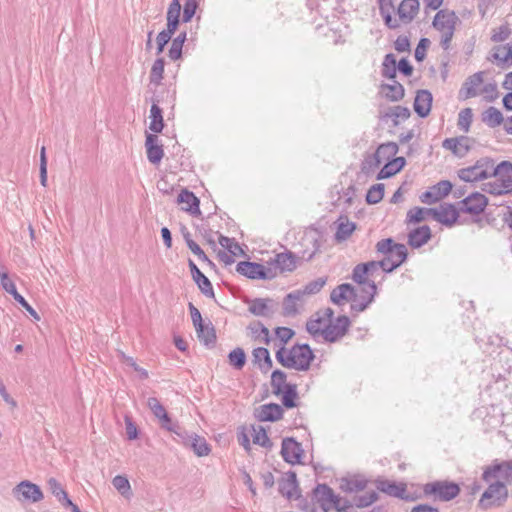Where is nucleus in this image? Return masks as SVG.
<instances>
[{
    "label": "nucleus",
    "mask_w": 512,
    "mask_h": 512,
    "mask_svg": "<svg viewBox=\"0 0 512 512\" xmlns=\"http://www.w3.org/2000/svg\"><path fill=\"white\" fill-rule=\"evenodd\" d=\"M282 492L286 494L289 498L293 497L297 494L296 487V475L295 473H290L285 481L284 486L282 487Z\"/></svg>",
    "instance_id": "nucleus-52"
},
{
    "label": "nucleus",
    "mask_w": 512,
    "mask_h": 512,
    "mask_svg": "<svg viewBox=\"0 0 512 512\" xmlns=\"http://www.w3.org/2000/svg\"><path fill=\"white\" fill-rule=\"evenodd\" d=\"M149 119V129L154 133H161L164 128V121L162 110L158 105L153 104L151 106Z\"/></svg>",
    "instance_id": "nucleus-38"
},
{
    "label": "nucleus",
    "mask_w": 512,
    "mask_h": 512,
    "mask_svg": "<svg viewBox=\"0 0 512 512\" xmlns=\"http://www.w3.org/2000/svg\"><path fill=\"white\" fill-rule=\"evenodd\" d=\"M379 270L380 267L377 262L359 264L353 270V280L358 284V286L374 284L373 278Z\"/></svg>",
    "instance_id": "nucleus-22"
},
{
    "label": "nucleus",
    "mask_w": 512,
    "mask_h": 512,
    "mask_svg": "<svg viewBox=\"0 0 512 512\" xmlns=\"http://www.w3.org/2000/svg\"><path fill=\"white\" fill-rule=\"evenodd\" d=\"M197 8H198L197 0H186L184 3V8H183L182 21L185 23L190 22L192 20L193 16L195 15Z\"/></svg>",
    "instance_id": "nucleus-51"
},
{
    "label": "nucleus",
    "mask_w": 512,
    "mask_h": 512,
    "mask_svg": "<svg viewBox=\"0 0 512 512\" xmlns=\"http://www.w3.org/2000/svg\"><path fill=\"white\" fill-rule=\"evenodd\" d=\"M113 486L116 490L126 498L131 496V486L129 480L122 475H117L112 480Z\"/></svg>",
    "instance_id": "nucleus-44"
},
{
    "label": "nucleus",
    "mask_w": 512,
    "mask_h": 512,
    "mask_svg": "<svg viewBox=\"0 0 512 512\" xmlns=\"http://www.w3.org/2000/svg\"><path fill=\"white\" fill-rule=\"evenodd\" d=\"M482 480L489 485L478 506L484 510L502 506L508 499L507 485L512 483V460H493L483 469Z\"/></svg>",
    "instance_id": "nucleus-1"
},
{
    "label": "nucleus",
    "mask_w": 512,
    "mask_h": 512,
    "mask_svg": "<svg viewBox=\"0 0 512 512\" xmlns=\"http://www.w3.org/2000/svg\"><path fill=\"white\" fill-rule=\"evenodd\" d=\"M185 40L186 32H182L172 41L171 47L169 49V57L172 60H178L181 58L182 48Z\"/></svg>",
    "instance_id": "nucleus-42"
},
{
    "label": "nucleus",
    "mask_w": 512,
    "mask_h": 512,
    "mask_svg": "<svg viewBox=\"0 0 512 512\" xmlns=\"http://www.w3.org/2000/svg\"><path fill=\"white\" fill-rule=\"evenodd\" d=\"M281 455L290 464H300L304 456L301 444L293 438H285L282 441Z\"/></svg>",
    "instance_id": "nucleus-23"
},
{
    "label": "nucleus",
    "mask_w": 512,
    "mask_h": 512,
    "mask_svg": "<svg viewBox=\"0 0 512 512\" xmlns=\"http://www.w3.org/2000/svg\"><path fill=\"white\" fill-rule=\"evenodd\" d=\"M277 360L285 367L296 370H306L309 368L314 355L310 347L306 344L294 345L290 348H281L277 352Z\"/></svg>",
    "instance_id": "nucleus-6"
},
{
    "label": "nucleus",
    "mask_w": 512,
    "mask_h": 512,
    "mask_svg": "<svg viewBox=\"0 0 512 512\" xmlns=\"http://www.w3.org/2000/svg\"><path fill=\"white\" fill-rule=\"evenodd\" d=\"M488 199L484 194L474 192L459 202V210L467 214L478 215L484 211Z\"/></svg>",
    "instance_id": "nucleus-20"
},
{
    "label": "nucleus",
    "mask_w": 512,
    "mask_h": 512,
    "mask_svg": "<svg viewBox=\"0 0 512 512\" xmlns=\"http://www.w3.org/2000/svg\"><path fill=\"white\" fill-rule=\"evenodd\" d=\"M301 293L298 291H295L293 293L288 294L283 302L284 309L288 313H295L297 312V306L298 303L302 301Z\"/></svg>",
    "instance_id": "nucleus-46"
},
{
    "label": "nucleus",
    "mask_w": 512,
    "mask_h": 512,
    "mask_svg": "<svg viewBox=\"0 0 512 512\" xmlns=\"http://www.w3.org/2000/svg\"><path fill=\"white\" fill-rule=\"evenodd\" d=\"M177 202L181 206V209L184 211L190 212L192 214L200 213L198 198L188 190L181 191V193L178 195Z\"/></svg>",
    "instance_id": "nucleus-31"
},
{
    "label": "nucleus",
    "mask_w": 512,
    "mask_h": 512,
    "mask_svg": "<svg viewBox=\"0 0 512 512\" xmlns=\"http://www.w3.org/2000/svg\"><path fill=\"white\" fill-rule=\"evenodd\" d=\"M377 488L391 496L403 497L406 492V485L403 483H392L388 481H382L378 484Z\"/></svg>",
    "instance_id": "nucleus-39"
},
{
    "label": "nucleus",
    "mask_w": 512,
    "mask_h": 512,
    "mask_svg": "<svg viewBox=\"0 0 512 512\" xmlns=\"http://www.w3.org/2000/svg\"><path fill=\"white\" fill-rule=\"evenodd\" d=\"M384 196V185L383 184H375L373 185L367 192L366 201L369 204H377L379 203Z\"/></svg>",
    "instance_id": "nucleus-47"
},
{
    "label": "nucleus",
    "mask_w": 512,
    "mask_h": 512,
    "mask_svg": "<svg viewBox=\"0 0 512 512\" xmlns=\"http://www.w3.org/2000/svg\"><path fill=\"white\" fill-rule=\"evenodd\" d=\"M349 328L350 319L345 315H335L329 307L319 309L306 322V329L311 336L330 343L340 341Z\"/></svg>",
    "instance_id": "nucleus-2"
},
{
    "label": "nucleus",
    "mask_w": 512,
    "mask_h": 512,
    "mask_svg": "<svg viewBox=\"0 0 512 512\" xmlns=\"http://www.w3.org/2000/svg\"><path fill=\"white\" fill-rule=\"evenodd\" d=\"M398 146L396 143L389 142L380 145L375 154L374 161L376 166L383 165L377 175V179H386L396 175L405 165L404 157L397 156Z\"/></svg>",
    "instance_id": "nucleus-3"
},
{
    "label": "nucleus",
    "mask_w": 512,
    "mask_h": 512,
    "mask_svg": "<svg viewBox=\"0 0 512 512\" xmlns=\"http://www.w3.org/2000/svg\"><path fill=\"white\" fill-rule=\"evenodd\" d=\"M190 313L195 329L202 331L201 325L203 324V321L200 311L196 307L190 305Z\"/></svg>",
    "instance_id": "nucleus-63"
},
{
    "label": "nucleus",
    "mask_w": 512,
    "mask_h": 512,
    "mask_svg": "<svg viewBox=\"0 0 512 512\" xmlns=\"http://www.w3.org/2000/svg\"><path fill=\"white\" fill-rule=\"evenodd\" d=\"M195 453L198 456H206L210 452L207 442L203 438H196L192 444Z\"/></svg>",
    "instance_id": "nucleus-57"
},
{
    "label": "nucleus",
    "mask_w": 512,
    "mask_h": 512,
    "mask_svg": "<svg viewBox=\"0 0 512 512\" xmlns=\"http://www.w3.org/2000/svg\"><path fill=\"white\" fill-rule=\"evenodd\" d=\"M48 485L52 494L59 500V502L62 503L63 506L67 507L68 505H72V501L69 499L67 493L55 478H50L48 480Z\"/></svg>",
    "instance_id": "nucleus-41"
},
{
    "label": "nucleus",
    "mask_w": 512,
    "mask_h": 512,
    "mask_svg": "<svg viewBox=\"0 0 512 512\" xmlns=\"http://www.w3.org/2000/svg\"><path fill=\"white\" fill-rule=\"evenodd\" d=\"M422 494L418 498H425L434 502H448L460 494V486L448 480H436L422 485Z\"/></svg>",
    "instance_id": "nucleus-8"
},
{
    "label": "nucleus",
    "mask_w": 512,
    "mask_h": 512,
    "mask_svg": "<svg viewBox=\"0 0 512 512\" xmlns=\"http://www.w3.org/2000/svg\"><path fill=\"white\" fill-rule=\"evenodd\" d=\"M145 147L148 160L153 164H159L164 156V150L158 143V137L153 134H147Z\"/></svg>",
    "instance_id": "nucleus-28"
},
{
    "label": "nucleus",
    "mask_w": 512,
    "mask_h": 512,
    "mask_svg": "<svg viewBox=\"0 0 512 512\" xmlns=\"http://www.w3.org/2000/svg\"><path fill=\"white\" fill-rule=\"evenodd\" d=\"M482 92L486 94V99L488 101H494L498 97L497 84L495 82L485 84Z\"/></svg>",
    "instance_id": "nucleus-61"
},
{
    "label": "nucleus",
    "mask_w": 512,
    "mask_h": 512,
    "mask_svg": "<svg viewBox=\"0 0 512 512\" xmlns=\"http://www.w3.org/2000/svg\"><path fill=\"white\" fill-rule=\"evenodd\" d=\"M483 191L492 195H503L512 193V190H510L508 187H506L504 184H502L496 179L494 181L485 183Z\"/></svg>",
    "instance_id": "nucleus-45"
},
{
    "label": "nucleus",
    "mask_w": 512,
    "mask_h": 512,
    "mask_svg": "<svg viewBox=\"0 0 512 512\" xmlns=\"http://www.w3.org/2000/svg\"><path fill=\"white\" fill-rule=\"evenodd\" d=\"M0 281L3 289L10 293L14 298L19 294L14 282L10 280L8 274L5 271H0Z\"/></svg>",
    "instance_id": "nucleus-54"
},
{
    "label": "nucleus",
    "mask_w": 512,
    "mask_h": 512,
    "mask_svg": "<svg viewBox=\"0 0 512 512\" xmlns=\"http://www.w3.org/2000/svg\"><path fill=\"white\" fill-rule=\"evenodd\" d=\"M381 94L387 99L397 101L403 97L404 90L401 84L394 82L393 84L382 85Z\"/></svg>",
    "instance_id": "nucleus-40"
},
{
    "label": "nucleus",
    "mask_w": 512,
    "mask_h": 512,
    "mask_svg": "<svg viewBox=\"0 0 512 512\" xmlns=\"http://www.w3.org/2000/svg\"><path fill=\"white\" fill-rule=\"evenodd\" d=\"M482 121L490 128H495L502 123L504 124V117L501 111L493 106L487 108L482 113Z\"/></svg>",
    "instance_id": "nucleus-36"
},
{
    "label": "nucleus",
    "mask_w": 512,
    "mask_h": 512,
    "mask_svg": "<svg viewBox=\"0 0 512 512\" xmlns=\"http://www.w3.org/2000/svg\"><path fill=\"white\" fill-rule=\"evenodd\" d=\"M201 330H196L198 338L204 343L209 344L215 340L214 329L210 325H201Z\"/></svg>",
    "instance_id": "nucleus-55"
},
{
    "label": "nucleus",
    "mask_w": 512,
    "mask_h": 512,
    "mask_svg": "<svg viewBox=\"0 0 512 512\" xmlns=\"http://www.w3.org/2000/svg\"><path fill=\"white\" fill-rule=\"evenodd\" d=\"M341 490L352 496L354 504L359 508L373 504L377 494L372 484L360 477L344 479L340 486Z\"/></svg>",
    "instance_id": "nucleus-4"
},
{
    "label": "nucleus",
    "mask_w": 512,
    "mask_h": 512,
    "mask_svg": "<svg viewBox=\"0 0 512 512\" xmlns=\"http://www.w3.org/2000/svg\"><path fill=\"white\" fill-rule=\"evenodd\" d=\"M472 109L464 108L459 113L458 126L461 130L468 132L472 122Z\"/></svg>",
    "instance_id": "nucleus-50"
},
{
    "label": "nucleus",
    "mask_w": 512,
    "mask_h": 512,
    "mask_svg": "<svg viewBox=\"0 0 512 512\" xmlns=\"http://www.w3.org/2000/svg\"><path fill=\"white\" fill-rule=\"evenodd\" d=\"M271 385L276 394L283 395L286 405L293 406L291 400L296 397V387L286 381V375L282 371L276 370L272 373Z\"/></svg>",
    "instance_id": "nucleus-17"
},
{
    "label": "nucleus",
    "mask_w": 512,
    "mask_h": 512,
    "mask_svg": "<svg viewBox=\"0 0 512 512\" xmlns=\"http://www.w3.org/2000/svg\"><path fill=\"white\" fill-rule=\"evenodd\" d=\"M253 363L261 371L267 373L272 368V359L266 348L259 347L253 350Z\"/></svg>",
    "instance_id": "nucleus-33"
},
{
    "label": "nucleus",
    "mask_w": 512,
    "mask_h": 512,
    "mask_svg": "<svg viewBox=\"0 0 512 512\" xmlns=\"http://www.w3.org/2000/svg\"><path fill=\"white\" fill-rule=\"evenodd\" d=\"M491 168L492 158L482 157L473 165L459 169L457 175L464 182H478L489 178Z\"/></svg>",
    "instance_id": "nucleus-14"
},
{
    "label": "nucleus",
    "mask_w": 512,
    "mask_h": 512,
    "mask_svg": "<svg viewBox=\"0 0 512 512\" xmlns=\"http://www.w3.org/2000/svg\"><path fill=\"white\" fill-rule=\"evenodd\" d=\"M431 238V229L428 225H418V248L426 244Z\"/></svg>",
    "instance_id": "nucleus-58"
},
{
    "label": "nucleus",
    "mask_w": 512,
    "mask_h": 512,
    "mask_svg": "<svg viewBox=\"0 0 512 512\" xmlns=\"http://www.w3.org/2000/svg\"><path fill=\"white\" fill-rule=\"evenodd\" d=\"M249 311L255 315H266L268 312V305L264 300L257 299L251 302Z\"/></svg>",
    "instance_id": "nucleus-56"
},
{
    "label": "nucleus",
    "mask_w": 512,
    "mask_h": 512,
    "mask_svg": "<svg viewBox=\"0 0 512 512\" xmlns=\"http://www.w3.org/2000/svg\"><path fill=\"white\" fill-rule=\"evenodd\" d=\"M433 96L429 90L418 89V117L425 118L432 107Z\"/></svg>",
    "instance_id": "nucleus-34"
},
{
    "label": "nucleus",
    "mask_w": 512,
    "mask_h": 512,
    "mask_svg": "<svg viewBox=\"0 0 512 512\" xmlns=\"http://www.w3.org/2000/svg\"><path fill=\"white\" fill-rule=\"evenodd\" d=\"M489 172V178L494 177L512 190V162L504 160L495 165V160L492 158V168Z\"/></svg>",
    "instance_id": "nucleus-25"
},
{
    "label": "nucleus",
    "mask_w": 512,
    "mask_h": 512,
    "mask_svg": "<svg viewBox=\"0 0 512 512\" xmlns=\"http://www.w3.org/2000/svg\"><path fill=\"white\" fill-rule=\"evenodd\" d=\"M148 406L153 412V414L161 421V424L164 428L171 429L169 424L171 422L165 408L161 405L158 399L149 398Z\"/></svg>",
    "instance_id": "nucleus-37"
},
{
    "label": "nucleus",
    "mask_w": 512,
    "mask_h": 512,
    "mask_svg": "<svg viewBox=\"0 0 512 512\" xmlns=\"http://www.w3.org/2000/svg\"><path fill=\"white\" fill-rule=\"evenodd\" d=\"M468 137L461 136L455 138H446L442 142V147L446 150L451 151L454 155L458 157H464L468 151L470 150V145L468 144Z\"/></svg>",
    "instance_id": "nucleus-27"
},
{
    "label": "nucleus",
    "mask_w": 512,
    "mask_h": 512,
    "mask_svg": "<svg viewBox=\"0 0 512 512\" xmlns=\"http://www.w3.org/2000/svg\"><path fill=\"white\" fill-rule=\"evenodd\" d=\"M218 242L221 249L218 251L217 256L223 264L231 265L235 262L236 258L244 255V250L235 239L220 235Z\"/></svg>",
    "instance_id": "nucleus-15"
},
{
    "label": "nucleus",
    "mask_w": 512,
    "mask_h": 512,
    "mask_svg": "<svg viewBox=\"0 0 512 512\" xmlns=\"http://www.w3.org/2000/svg\"><path fill=\"white\" fill-rule=\"evenodd\" d=\"M354 287L350 284H341L331 292V301L337 305H344L347 302L352 303Z\"/></svg>",
    "instance_id": "nucleus-32"
},
{
    "label": "nucleus",
    "mask_w": 512,
    "mask_h": 512,
    "mask_svg": "<svg viewBox=\"0 0 512 512\" xmlns=\"http://www.w3.org/2000/svg\"><path fill=\"white\" fill-rule=\"evenodd\" d=\"M459 209H456L453 204H441L439 207H434V218L438 223L447 227H452L459 218Z\"/></svg>",
    "instance_id": "nucleus-24"
},
{
    "label": "nucleus",
    "mask_w": 512,
    "mask_h": 512,
    "mask_svg": "<svg viewBox=\"0 0 512 512\" xmlns=\"http://www.w3.org/2000/svg\"><path fill=\"white\" fill-rule=\"evenodd\" d=\"M190 272L193 280L198 288L207 296H213V287L210 280L199 270L197 265L192 261H188Z\"/></svg>",
    "instance_id": "nucleus-29"
},
{
    "label": "nucleus",
    "mask_w": 512,
    "mask_h": 512,
    "mask_svg": "<svg viewBox=\"0 0 512 512\" xmlns=\"http://www.w3.org/2000/svg\"><path fill=\"white\" fill-rule=\"evenodd\" d=\"M164 74V60L162 58L157 59L150 71V81L154 84H159L163 79Z\"/></svg>",
    "instance_id": "nucleus-48"
},
{
    "label": "nucleus",
    "mask_w": 512,
    "mask_h": 512,
    "mask_svg": "<svg viewBox=\"0 0 512 512\" xmlns=\"http://www.w3.org/2000/svg\"><path fill=\"white\" fill-rule=\"evenodd\" d=\"M266 262L270 279L273 280L278 276L294 272L300 265L301 258L290 250H284L276 253Z\"/></svg>",
    "instance_id": "nucleus-9"
},
{
    "label": "nucleus",
    "mask_w": 512,
    "mask_h": 512,
    "mask_svg": "<svg viewBox=\"0 0 512 512\" xmlns=\"http://www.w3.org/2000/svg\"><path fill=\"white\" fill-rule=\"evenodd\" d=\"M376 248L383 256L382 260L377 262V264L385 272H390L400 266L407 257L405 245L395 243L390 238L379 241Z\"/></svg>",
    "instance_id": "nucleus-5"
},
{
    "label": "nucleus",
    "mask_w": 512,
    "mask_h": 512,
    "mask_svg": "<svg viewBox=\"0 0 512 512\" xmlns=\"http://www.w3.org/2000/svg\"><path fill=\"white\" fill-rule=\"evenodd\" d=\"M457 17L454 12L439 10L433 20V26L441 33V46L444 50L449 48L454 35Z\"/></svg>",
    "instance_id": "nucleus-13"
},
{
    "label": "nucleus",
    "mask_w": 512,
    "mask_h": 512,
    "mask_svg": "<svg viewBox=\"0 0 512 512\" xmlns=\"http://www.w3.org/2000/svg\"><path fill=\"white\" fill-rule=\"evenodd\" d=\"M237 439L246 451L251 450V443L264 448L272 446L266 430L259 425L242 426L237 432Z\"/></svg>",
    "instance_id": "nucleus-11"
},
{
    "label": "nucleus",
    "mask_w": 512,
    "mask_h": 512,
    "mask_svg": "<svg viewBox=\"0 0 512 512\" xmlns=\"http://www.w3.org/2000/svg\"><path fill=\"white\" fill-rule=\"evenodd\" d=\"M510 35V29L507 25H501L497 31L492 34L491 40L494 42H502Z\"/></svg>",
    "instance_id": "nucleus-60"
},
{
    "label": "nucleus",
    "mask_w": 512,
    "mask_h": 512,
    "mask_svg": "<svg viewBox=\"0 0 512 512\" xmlns=\"http://www.w3.org/2000/svg\"><path fill=\"white\" fill-rule=\"evenodd\" d=\"M356 229V224L347 217H340L337 222L335 237L339 241L348 239Z\"/></svg>",
    "instance_id": "nucleus-35"
},
{
    "label": "nucleus",
    "mask_w": 512,
    "mask_h": 512,
    "mask_svg": "<svg viewBox=\"0 0 512 512\" xmlns=\"http://www.w3.org/2000/svg\"><path fill=\"white\" fill-rule=\"evenodd\" d=\"M283 409L278 404H266L257 409L256 417L260 421H277L281 419Z\"/></svg>",
    "instance_id": "nucleus-30"
},
{
    "label": "nucleus",
    "mask_w": 512,
    "mask_h": 512,
    "mask_svg": "<svg viewBox=\"0 0 512 512\" xmlns=\"http://www.w3.org/2000/svg\"><path fill=\"white\" fill-rule=\"evenodd\" d=\"M377 288L375 284L357 286L353 290L352 309L363 311L374 299Z\"/></svg>",
    "instance_id": "nucleus-19"
},
{
    "label": "nucleus",
    "mask_w": 512,
    "mask_h": 512,
    "mask_svg": "<svg viewBox=\"0 0 512 512\" xmlns=\"http://www.w3.org/2000/svg\"><path fill=\"white\" fill-rule=\"evenodd\" d=\"M245 353L242 349L238 348V349H235L233 350L230 354H229V362L231 365H233L234 367L240 369L244 366L245 364Z\"/></svg>",
    "instance_id": "nucleus-53"
},
{
    "label": "nucleus",
    "mask_w": 512,
    "mask_h": 512,
    "mask_svg": "<svg viewBox=\"0 0 512 512\" xmlns=\"http://www.w3.org/2000/svg\"><path fill=\"white\" fill-rule=\"evenodd\" d=\"M314 496L324 512H348L351 503L341 498L327 485H318L314 490Z\"/></svg>",
    "instance_id": "nucleus-10"
},
{
    "label": "nucleus",
    "mask_w": 512,
    "mask_h": 512,
    "mask_svg": "<svg viewBox=\"0 0 512 512\" xmlns=\"http://www.w3.org/2000/svg\"><path fill=\"white\" fill-rule=\"evenodd\" d=\"M13 494L18 501L31 503L39 502L44 497L40 487L28 480L18 483L13 489Z\"/></svg>",
    "instance_id": "nucleus-16"
},
{
    "label": "nucleus",
    "mask_w": 512,
    "mask_h": 512,
    "mask_svg": "<svg viewBox=\"0 0 512 512\" xmlns=\"http://www.w3.org/2000/svg\"><path fill=\"white\" fill-rule=\"evenodd\" d=\"M326 284V280L323 278H318L313 281H310L307 283L302 289L297 290L299 293H301V297H305L308 295H313L321 291V289Z\"/></svg>",
    "instance_id": "nucleus-43"
},
{
    "label": "nucleus",
    "mask_w": 512,
    "mask_h": 512,
    "mask_svg": "<svg viewBox=\"0 0 512 512\" xmlns=\"http://www.w3.org/2000/svg\"><path fill=\"white\" fill-rule=\"evenodd\" d=\"M181 15L180 0H172L167 10L166 29L161 31L156 38L158 53L163 52L165 45L170 41L172 35L177 31Z\"/></svg>",
    "instance_id": "nucleus-12"
},
{
    "label": "nucleus",
    "mask_w": 512,
    "mask_h": 512,
    "mask_svg": "<svg viewBox=\"0 0 512 512\" xmlns=\"http://www.w3.org/2000/svg\"><path fill=\"white\" fill-rule=\"evenodd\" d=\"M125 429L129 440H134L138 437V429L130 418H125Z\"/></svg>",
    "instance_id": "nucleus-62"
},
{
    "label": "nucleus",
    "mask_w": 512,
    "mask_h": 512,
    "mask_svg": "<svg viewBox=\"0 0 512 512\" xmlns=\"http://www.w3.org/2000/svg\"><path fill=\"white\" fill-rule=\"evenodd\" d=\"M294 335V332L292 329L287 327H279L276 329V336L283 342H287L290 340Z\"/></svg>",
    "instance_id": "nucleus-64"
},
{
    "label": "nucleus",
    "mask_w": 512,
    "mask_h": 512,
    "mask_svg": "<svg viewBox=\"0 0 512 512\" xmlns=\"http://www.w3.org/2000/svg\"><path fill=\"white\" fill-rule=\"evenodd\" d=\"M452 187L453 185L450 181L441 180L422 193L419 198L423 203L434 204L447 196L452 190Z\"/></svg>",
    "instance_id": "nucleus-21"
},
{
    "label": "nucleus",
    "mask_w": 512,
    "mask_h": 512,
    "mask_svg": "<svg viewBox=\"0 0 512 512\" xmlns=\"http://www.w3.org/2000/svg\"><path fill=\"white\" fill-rule=\"evenodd\" d=\"M267 269V262L241 261L236 266V271L239 274L252 280H271Z\"/></svg>",
    "instance_id": "nucleus-18"
},
{
    "label": "nucleus",
    "mask_w": 512,
    "mask_h": 512,
    "mask_svg": "<svg viewBox=\"0 0 512 512\" xmlns=\"http://www.w3.org/2000/svg\"><path fill=\"white\" fill-rule=\"evenodd\" d=\"M188 248L195 254L201 261L209 262V258L202 250V248L192 239L186 240Z\"/></svg>",
    "instance_id": "nucleus-59"
},
{
    "label": "nucleus",
    "mask_w": 512,
    "mask_h": 512,
    "mask_svg": "<svg viewBox=\"0 0 512 512\" xmlns=\"http://www.w3.org/2000/svg\"><path fill=\"white\" fill-rule=\"evenodd\" d=\"M483 72L479 71L469 76L459 90L461 99H468L478 95V87L483 83Z\"/></svg>",
    "instance_id": "nucleus-26"
},
{
    "label": "nucleus",
    "mask_w": 512,
    "mask_h": 512,
    "mask_svg": "<svg viewBox=\"0 0 512 512\" xmlns=\"http://www.w3.org/2000/svg\"><path fill=\"white\" fill-rule=\"evenodd\" d=\"M396 63L397 61L392 54L386 55L382 68V73L385 77L393 78L395 76L397 67Z\"/></svg>",
    "instance_id": "nucleus-49"
},
{
    "label": "nucleus",
    "mask_w": 512,
    "mask_h": 512,
    "mask_svg": "<svg viewBox=\"0 0 512 512\" xmlns=\"http://www.w3.org/2000/svg\"><path fill=\"white\" fill-rule=\"evenodd\" d=\"M380 12L385 23L390 28L411 22L416 16V0H403L397 10L398 18L392 17L394 6L390 0H379Z\"/></svg>",
    "instance_id": "nucleus-7"
}]
</instances>
